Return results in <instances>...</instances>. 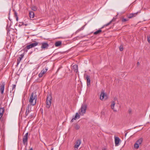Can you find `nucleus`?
Instances as JSON below:
<instances>
[{
	"instance_id": "obj_13",
	"label": "nucleus",
	"mask_w": 150,
	"mask_h": 150,
	"mask_svg": "<svg viewBox=\"0 0 150 150\" xmlns=\"http://www.w3.org/2000/svg\"><path fill=\"white\" fill-rule=\"evenodd\" d=\"M20 56L21 57H19L17 59V65H18L19 64L21 61L22 60V59L24 57V54H21L20 55Z\"/></svg>"
},
{
	"instance_id": "obj_34",
	"label": "nucleus",
	"mask_w": 150,
	"mask_h": 150,
	"mask_svg": "<svg viewBox=\"0 0 150 150\" xmlns=\"http://www.w3.org/2000/svg\"><path fill=\"white\" fill-rule=\"evenodd\" d=\"M14 16H15V17H16L17 16H17V13H16V11H15L14 12Z\"/></svg>"
},
{
	"instance_id": "obj_38",
	"label": "nucleus",
	"mask_w": 150,
	"mask_h": 150,
	"mask_svg": "<svg viewBox=\"0 0 150 150\" xmlns=\"http://www.w3.org/2000/svg\"><path fill=\"white\" fill-rule=\"evenodd\" d=\"M16 17V20L17 21H18V16H17Z\"/></svg>"
},
{
	"instance_id": "obj_19",
	"label": "nucleus",
	"mask_w": 150,
	"mask_h": 150,
	"mask_svg": "<svg viewBox=\"0 0 150 150\" xmlns=\"http://www.w3.org/2000/svg\"><path fill=\"white\" fill-rule=\"evenodd\" d=\"M35 14L33 11H30L29 13V16L30 18H34Z\"/></svg>"
},
{
	"instance_id": "obj_39",
	"label": "nucleus",
	"mask_w": 150,
	"mask_h": 150,
	"mask_svg": "<svg viewBox=\"0 0 150 150\" xmlns=\"http://www.w3.org/2000/svg\"><path fill=\"white\" fill-rule=\"evenodd\" d=\"M137 65H140V63L139 62H138L137 63Z\"/></svg>"
},
{
	"instance_id": "obj_6",
	"label": "nucleus",
	"mask_w": 150,
	"mask_h": 150,
	"mask_svg": "<svg viewBox=\"0 0 150 150\" xmlns=\"http://www.w3.org/2000/svg\"><path fill=\"white\" fill-rule=\"evenodd\" d=\"M41 45V50L47 49L49 46V45L47 42H42L40 44Z\"/></svg>"
},
{
	"instance_id": "obj_2",
	"label": "nucleus",
	"mask_w": 150,
	"mask_h": 150,
	"mask_svg": "<svg viewBox=\"0 0 150 150\" xmlns=\"http://www.w3.org/2000/svg\"><path fill=\"white\" fill-rule=\"evenodd\" d=\"M87 108V105L85 103L82 104L79 111V114L81 115H83L86 113Z\"/></svg>"
},
{
	"instance_id": "obj_46",
	"label": "nucleus",
	"mask_w": 150,
	"mask_h": 150,
	"mask_svg": "<svg viewBox=\"0 0 150 150\" xmlns=\"http://www.w3.org/2000/svg\"><path fill=\"white\" fill-rule=\"evenodd\" d=\"M54 149V148H52L51 149V150H53Z\"/></svg>"
},
{
	"instance_id": "obj_3",
	"label": "nucleus",
	"mask_w": 150,
	"mask_h": 150,
	"mask_svg": "<svg viewBox=\"0 0 150 150\" xmlns=\"http://www.w3.org/2000/svg\"><path fill=\"white\" fill-rule=\"evenodd\" d=\"M52 98L50 95H48L46 99V106L47 108H50L51 103V101L52 100Z\"/></svg>"
},
{
	"instance_id": "obj_4",
	"label": "nucleus",
	"mask_w": 150,
	"mask_h": 150,
	"mask_svg": "<svg viewBox=\"0 0 150 150\" xmlns=\"http://www.w3.org/2000/svg\"><path fill=\"white\" fill-rule=\"evenodd\" d=\"M34 42H35L34 43H32L28 45H27L24 48V50L25 51H27L28 50L38 45V42L36 41H34Z\"/></svg>"
},
{
	"instance_id": "obj_20",
	"label": "nucleus",
	"mask_w": 150,
	"mask_h": 150,
	"mask_svg": "<svg viewBox=\"0 0 150 150\" xmlns=\"http://www.w3.org/2000/svg\"><path fill=\"white\" fill-rule=\"evenodd\" d=\"M101 32H102L101 30L99 29L97 31L94 32L93 34L94 35L99 34H100Z\"/></svg>"
},
{
	"instance_id": "obj_5",
	"label": "nucleus",
	"mask_w": 150,
	"mask_h": 150,
	"mask_svg": "<svg viewBox=\"0 0 150 150\" xmlns=\"http://www.w3.org/2000/svg\"><path fill=\"white\" fill-rule=\"evenodd\" d=\"M143 141V139L142 138H140L137 140L134 145V148L136 149H138L139 146L142 144Z\"/></svg>"
},
{
	"instance_id": "obj_21",
	"label": "nucleus",
	"mask_w": 150,
	"mask_h": 150,
	"mask_svg": "<svg viewBox=\"0 0 150 150\" xmlns=\"http://www.w3.org/2000/svg\"><path fill=\"white\" fill-rule=\"evenodd\" d=\"M85 25H84L81 28H80V29H78L76 32V33H77L78 32H80V31L82 30H83L84 28V27H85Z\"/></svg>"
},
{
	"instance_id": "obj_30",
	"label": "nucleus",
	"mask_w": 150,
	"mask_h": 150,
	"mask_svg": "<svg viewBox=\"0 0 150 150\" xmlns=\"http://www.w3.org/2000/svg\"><path fill=\"white\" fill-rule=\"evenodd\" d=\"M128 20V19H127L122 18V22H124L126 21H127Z\"/></svg>"
},
{
	"instance_id": "obj_9",
	"label": "nucleus",
	"mask_w": 150,
	"mask_h": 150,
	"mask_svg": "<svg viewBox=\"0 0 150 150\" xmlns=\"http://www.w3.org/2000/svg\"><path fill=\"white\" fill-rule=\"evenodd\" d=\"M107 98V96L104 92H102L100 94V99L101 100H102L104 98L106 99Z\"/></svg>"
},
{
	"instance_id": "obj_36",
	"label": "nucleus",
	"mask_w": 150,
	"mask_h": 150,
	"mask_svg": "<svg viewBox=\"0 0 150 150\" xmlns=\"http://www.w3.org/2000/svg\"><path fill=\"white\" fill-rule=\"evenodd\" d=\"M14 91H12V90H11V91H10V93H14Z\"/></svg>"
},
{
	"instance_id": "obj_11",
	"label": "nucleus",
	"mask_w": 150,
	"mask_h": 150,
	"mask_svg": "<svg viewBox=\"0 0 150 150\" xmlns=\"http://www.w3.org/2000/svg\"><path fill=\"white\" fill-rule=\"evenodd\" d=\"M120 141V138L117 137H115V146H118L119 145V143Z\"/></svg>"
},
{
	"instance_id": "obj_44",
	"label": "nucleus",
	"mask_w": 150,
	"mask_h": 150,
	"mask_svg": "<svg viewBox=\"0 0 150 150\" xmlns=\"http://www.w3.org/2000/svg\"><path fill=\"white\" fill-rule=\"evenodd\" d=\"M129 18H131V16H130L129 17Z\"/></svg>"
},
{
	"instance_id": "obj_23",
	"label": "nucleus",
	"mask_w": 150,
	"mask_h": 150,
	"mask_svg": "<svg viewBox=\"0 0 150 150\" xmlns=\"http://www.w3.org/2000/svg\"><path fill=\"white\" fill-rule=\"evenodd\" d=\"M115 104V101H112L111 105V108L112 109H114Z\"/></svg>"
},
{
	"instance_id": "obj_8",
	"label": "nucleus",
	"mask_w": 150,
	"mask_h": 150,
	"mask_svg": "<svg viewBox=\"0 0 150 150\" xmlns=\"http://www.w3.org/2000/svg\"><path fill=\"white\" fill-rule=\"evenodd\" d=\"M48 70L47 68H45V69H43L41 71L40 73L39 74L38 76L39 77L41 78L42 77L44 74Z\"/></svg>"
},
{
	"instance_id": "obj_17",
	"label": "nucleus",
	"mask_w": 150,
	"mask_h": 150,
	"mask_svg": "<svg viewBox=\"0 0 150 150\" xmlns=\"http://www.w3.org/2000/svg\"><path fill=\"white\" fill-rule=\"evenodd\" d=\"M80 116L79 115L78 113H76V114L75 115V116H74L73 117V119H74V120H76L77 119H79L80 118Z\"/></svg>"
},
{
	"instance_id": "obj_28",
	"label": "nucleus",
	"mask_w": 150,
	"mask_h": 150,
	"mask_svg": "<svg viewBox=\"0 0 150 150\" xmlns=\"http://www.w3.org/2000/svg\"><path fill=\"white\" fill-rule=\"evenodd\" d=\"M119 49L120 51H122L123 49V46L122 45H121L119 47Z\"/></svg>"
},
{
	"instance_id": "obj_10",
	"label": "nucleus",
	"mask_w": 150,
	"mask_h": 150,
	"mask_svg": "<svg viewBox=\"0 0 150 150\" xmlns=\"http://www.w3.org/2000/svg\"><path fill=\"white\" fill-rule=\"evenodd\" d=\"M5 86V83L4 82L2 83L1 85L0 86V91H1V93L3 94L4 93Z\"/></svg>"
},
{
	"instance_id": "obj_49",
	"label": "nucleus",
	"mask_w": 150,
	"mask_h": 150,
	"mask_svg": "<svg viewBox=\"0 0 150 150\" xmlns=\"http://www.w3.org/2000/svg\"><path fill=\"white\" fill-rule=\"evenodd\" d=\"M103 150H106V149H103Z\"/></svg>"
},
{
	"instance_id": "obj_18",
	"label": "nucleus",
	"mask_w": 150,
	"mask_h": 150,
	"mask_svg": "<svg viewBox=\"0 0 150 150\" xmlns=\"http://www.w3.org/2000/svg\"><path fill=\"white\" fill-rule=\"evenodd\" d=\"M62 43L61 41H58L55 43V45L56 47H58L62 44Z\"/></svg>"
},
{
	"instance_id": "obj_29",
	"label": "nucleus",
	"mask_w": 150,
	"mask_h": 150,
	"mask_svg": "<svg viewBox=\"0 0 150 150\" xmlns=\"http://www.w3.org/2000/svg\"><path fill=\"white\" fill-rule=\"evenodd\" d=\"M138 12H137L136 13H132V18L133 17H135L136 15H137Z\"/></svg>"
},
{
	"instance_id": "obj_33",
	"label": "nucleus",
	"mask_w": 150,
	"mask_h": 150,
	"mask_svg": "<svg viewBox=\"0 0 150 150\" xmlns=\"http://www.w3.org/2000/svg\"><path fill=\"white\" fill-rule=\"evenodd\" d=\"M148 41L149 43L150 42V35L149 36H148Z\"/></svg>"
},
{
	"instance_id": "obj_26",
	"label": "nucleus",
	"mask_w": 150,
	"mask_h": 150,
	"mask_svg": "<svg viewBox=\"0 0 150 150\" xmlns=\"http://www.w3.org/2000/svg\"><path fill=\"white\" fill-rule=\"evenodd\" d=\"M31 9L32 10L34 11H36L37 10V8L35 6H33L31 7Z\"/></svg>"
},
{
	"instance_id": "obj_22",
	"label": "nucleus",
	"mask_w": 150,
	"mask_h": 150,
	"mask_svg": "<svg viewBox=\"0 0 150 150\" xmlns=\"http://www.w3.org/2000/svg\"><path fill=\"white\" fill-rule=\"evenodd\" d=\"M4 111V108H0V113L3 115Z\"/></svg>"
},
{
	"instance_id": "obj_24",
	"label": "nucleus",
	"mask_w": 150,
	"mask_h": 150,
	"mask_svg": "<svg viewBox=\"0 0 150 150\" xmlns=\"http://www.w3.org/2000/svg\"><path fill=\"white\" fill-rule=\"evenodd\" d=\"M31 110H26V111L25 112V118L28 115V113L30 112Z\"/></svg>"
},
{
	"instance_id": "obj_43",
	"label": "nucleus",
	"mask_w": 150,
	"mask_h": 150,
	"mask_svg": "<svg viewBox=\"0 0 150 150\" xmlns=\"http://www.w3.org/2000/svg\"><path fill=\"white\" fill-rule=\"evenodd\" d=\"M127 134V132L125 133V137H126V136Z\"/></svg>"
},
{
	"instance_id": "obj_42",
	"label": "nucleus",
	"mask_w": 150,
	"mask_h": 150,
	"mask_svg": "<svg viewBox=\"0 0 150 150\" xmlns=\"http://www.w3.org/2000/svg\"><path fill=\"white\" fill-rule=\"evenodd\" d=\"M139 131V130H137V131H136V132H134V134L135 133H136V132H138Z\"/></svg>"
},
{
	"instance_id": "obj_27",
	"label": "nucleus",
	"mask_w": 150,
	"mask_h": 150,
	"mask_svg": "<svg viewBox=\"0 0 150 150\" xmlns=\"http://www.w3.org/2000/svg\"><path fill=\"white\" fill-rule=\"evenodd\" d=\"M80 127L78 125L76 124L75 127V128L77 130H78V129H79L80 128Z\"/></svg>"
},
{
	"instance_id": "obj_45",
	"label": "nucleus",
	"mask_w": 150,
	"mask_h": 150,
	"mask_svg": "<svg viewBox=\"0 0 150 150\" xmlns=\"http://www.w3.org/2000/svg\"><path fill=\"white\" fill-rule=\"evenodd\" d=\"M29 150H33L32 148H31Z\"/></svg>"
},
{
	"instance_id": "obj_7",
	"label": "nucleus",
	"mask_w": 150,
	"mask_h": 150,
	"mask_svg": "<svg viewBox=\"0 0 150 150\" xmlns=\"http://www.w3.org/2000/svg\"><path fill=\"white\" fill-rule=\"evenodd\" d=\"M28 133H26L25 135L24 136L23 138V144L24 145H27L28 140Z\"/></svg>"
},
{
	"instance_id": "obj_16",
	"label": "nucleus",
	"mask_w": 150,
	"mask_h": 150,
	"mask_svg": "<svg viewBox=\"0 0 150 150\" xmlns=\"http://www.w3.org/2000/svg\"><path fill=\"white\" fill-rule=\"evenodd\" d=\"M72 68L74 72H78V66L77 65H74L72 67Z\"/></svg>"
},
{
	"instance_id": "obj_25",
	"label": "nucleus",
	"mask_w": 150,
	"mask_h": 150,
	"mask_svg": "<svg viewBox=\"0 0 150 150\" xmlns=\"http://www.w3.org/2000/svg\"><path fill=\"white\" fill-rule=\"evenodd\" d=\"M31 105H30L29 104H28L26 108V110H31Z\"/></svg>"
},
{
	"instance_id": "obj_12",
	"label": "nucleus",
	"mask_w": 150,
	"mask_h": 150,
	"mask_svg": "<svg viewBox=\"0 0 150 150\" xmlns=\"http://www.w3.org/2000/svg\"><path fill=\"white\" fill-rule=\"evenodd\" d=\"M87 80V84L88 86L90 85V76L87 75L86 78Z\"/></svg>"
},
{
	"instance_id": "obj_31",
	"label": "nucleus",
	"mask_w": 150,
	"mask_h": 150,
	"mask_svg": "<svg viewBox=\"0 0 150 150\" xmlns=\"http://www.w3.org/2000/svg\"><path fill=\"white\" fill-rule=\"evenodd\" d=\"M21 24H20L18 25V26L19 27H21L22 25H24V23L23 22H21Z\"/></svg>"
},
{
	"instance_id": "obj_41",
	"label": "nucleus",
	"mask_w": 150,
	"mask_h": 150,
	"mask_svg": "<svg viewBox=\"0 0 150 150\" xmlns=\"http://www.w3.org/2000/svg\"><path fill=\"white\" fill-rule=\"evenodd\" d=\"M25 25V26H26L28 25V24L24 23V25Z\"/></svg>"
},
{
	"instance_id": "obj_35",
	"label": "nucleus",
	"mask_w": 150,
	"mask_h": 150,
	"mask_svg": "<svg viewBox=\"0 0 150 150\" xmlns=\"http://www.w3.org/2000/svg\"><path fill=\"white\" fill-rule=\"evenodd\" d=\"M2 116H3L2 114H1V113H0V120H1V119L2 117Z\"/></svg>"
},
{
	"instance_id": "obj_15",
	"label": "nucleus",
	"mask_w": 150,
	"mask_h": 150,
	"mask_svg": "<svg viewBox=\"0 0 150 150\" xmlns=\"http://www.w3.org/2000/svg\"><path fill=\"white\" fill-rule=\"evenodd\" d=\"M81 144V141L80 140H78L76 143L75 146L74 147L75 148H78V147L79 146L80 144Z\"/></svg>"
},
{
	"instance_id": "obj_37",
	"label": "nucleus",
	"mask_w": 150,
	"mask_h": 150,
	"mask_svg": "<svg viewBox=\"0 0 150 150\" xmlns=\"http://www.w3.org/2000/svg\"><path fill=\"white\" fill-rule=\"evenodd\" d=\"M74 120V119H73V118L72 119H71V122H73Z\"/></svg>"
},
{
	"instance_id": "obj_1",
	"label": "nucleus",
	"mask_w": 150,
	"mask_h": 150,
	"mask_svg": "<svg viewBox=\"0 0 150 150\" xmlns=\"http://www.w3.org/2000/svg\"><path fill=\"white\" fill-rule=\"evenodd\" d=\"M37 98V96L36 94H34L33 93H32L30 95L29 99V102L31 103V105L33 106L35 105Z\"/></svg>"
},
{
	"instance_id": "obj_14",
	"label": "nucleus",
	"mask_w": 150,
	"mask_h": 150,
	"mask_svg": "<svg viewBox=\"0 0 150 150\" xmlns=\"http://www.w3.org/2000/svg\"><path fill=\"white\" fill-rule=\"evenodd\" d=\"M115 19H116V18H113V19L112 20H111L107 24H105L104 25L103 27H102L100 29L101 30L102 28H103L105 26H106L109 25L113 21H114V20Z\"/></svg>"
},
{
	"instance_id": "obj_47",
	"label": "nucleus",
	"mask_w": 150,
	"mask_h": 150,
	"mask_svg": "<svg viewBox=\"0 0 150 150\" xmlns=\"http://www.w3.org/2000/svg\"><path fill=\"white\" fill-rule=\"evenodd\" d=\"M30 117H30V118H32V115H31Z\"/></svg>"
},
{
	"instance_id": "obj_32",
	"label": "nucleus",
	"mask_w": 150,
	"mask_h": 150,
	"mask_svg": "<svg viewBox=\"0 0 150 150\" xmlns=\"http://www.w3.org/2000/svg\"><path fill=\"white\" fill-rule=\"evenodd\" d=\"M16 86V85H15V84L13 85V87H12V91H13V89H14L15 88Z\"/></svg>"
},
{
	"instance_id": "obj_40",
	"label": "nucleus",
	"mask_w": 150,
	"mask_h": 150,
	"mask_svg": "<svg viewBox=\"0 0 150 150\" xmlns=\"http://www.w3.org/2000/svg\"><path fill=\"white\" fill-rule=\"evenodd\" d=\"M129 113H130L131 112V110H129Z\"/></svg>"
},
{
	"instance_id": "obj_48",
	"label": "nucleus",
	"mask_w": 150,
	"mask_h": 150,
	"mask_svg": "<svg viewBox=\"0 0 150 150\" xmlns=\"http://www.w3.org/2000/svg\"><path fill=\"white\" fill-rule=\"evenodd\" d=\"M8 19H9V20H10V21H11V19H10V18L9 17V18H8Z\"/></svg>"
}]
</instances>
